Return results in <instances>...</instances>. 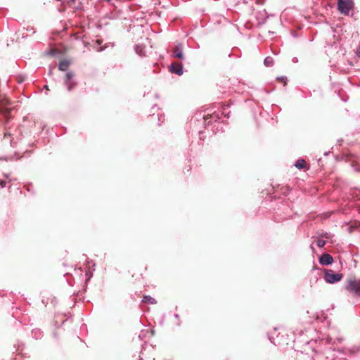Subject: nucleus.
I'll return each mask as SVG.
<instances>
[{"instance_id":"14","label":"nucleus","mask_w":360,"mask_h":360,"mask_svg":"<svg viewBox=\"0 0 360 360\" xmlns=\"http://www.w3.org/2000/svg\"><path fill=\"white\" fill-rule=\"evenodd\" d=\"M73 77V74L72 72H68L65 75V82L70 81Z\"/></svg>"},{"instance_id":"9","label":"nucleus","mask_w":360,"mask_h":360,"mask_svg":"<svg viewBox=\"0 0 360 360\" xmlns=\"http://www.w3.org/2000/svg\"><path fill=\"white\" fill-rule=\"evenodd\" d=\"M295 167L299 169H304L307 167V162L304 159H300L296 162Z\"/></svg>"},{"instance_id":"2","label":"nucleus","mask_w":360,"mask_h":360,"mask_svg":"<svg viewBox=\"0 0 360 360\" xmlns=\"http://www.w3.org/2000/svg\"><path fill=\"white\" fill-rule=\"evenodd\" d=\"M345 288L349 292L360 295V281L354 278H349L346 281Z\"/></svg>"},{"instance_id":"5","label":"nucleus","mask_w":360,"mask_h":360,"mask_svg":"<svg viewBox=\"0 0 360 360\" xmlns=\"http://www.w3.org/2000/svg\"><path fill=\"white\" fill-rule=\"evenodd\" d=\"M172 51H173V56L174 58L181 59V60L184 58V53H183V48H182L181 44H178L177 45H176L173 48Z\"/></svg>"},{"instance_id":"6","label":"nucleus","mask_w":360,"mask_h":360,"mask_svg":"<svg viewBox=\"0 0 360 360\" xmlns=\"http://www.w3.org/2000/svg\"><path fill=\"white\" fill-rule=\"evenodd\" d=\"M319 262L323 265H328L332 264L333 262V258L330 255L325 253L321 256Z\"/></svg>"},{"instance_id":"12","label":"nucleus","mask_w":360,"mask_h":360,"mask_svg":"<svg viewBox=\"0 0 360 360\" xmlns=\"http://www.w3.org/2000/svg\"><path fill=\"white\" fill-rule=\"evenodd\" d=\"M264 65L266 67H271L273 65V59L271 57H267L264 60Z\"/></svg>"},{"instance_id":"16","label":"nucleus","mask_w":360,"mask_h":360,"mask_svg":"<svg viewBox=\"0 0 360 360\" xmlns=\"http://www.w3.org/2000/svg\"><path fill=\"white\" fill-rule=\"evenodd\" d=\"M6 186V181L4 180L0 179V186L1 188H4Z\"/></svg>"},{"instance_id":"7","label":"nucleus","mask_w":360,"mask_h":360,"mask_svg":"<svg viewBox=\"0 0 360 360\" xmlns=\"http://www.w3.org/2000/svg\"><path fill=\"white\" fill-rule=\"evenodd\" d=\"M171 71L173 73L181 75L183 74V66L181 63H173L171 65Z\"/></svg>"},{"instance_id":"18","label":"nucleus","mask_w":360,"mask_h":360,"mask_svg":"<svg viewBox=\"0 0 360 360\" xmlns=\"http://www.w3.org/2000/svg\"><path fill=\"white\" fill-rule=\"evenodd\" d=\"M356 54L360 56V46L358 47L357 50H356Z\"/></svg>"},{"instance_id":"1","label":"nucleus","mask_w":360,"mask_h":360,"mask_svg":"<svg viewBox=\"0 0 360 360\" xmlns=\"http://www.w3.org/2000/svg\"><path fill=\"white\" fill-rule=\"evenodd\" d=\"M353 6L352 0H338V9L342 14L347 15Z\"/></svg>"},{"instance_id":"10","label":"nucleus","mask_w":360,"mask_h":360,"mask_svg":"<svg viewBox=\"0 0 360 360\" xmlns=\"http://www.w3.org/2000/svg\"><path fill=\"white\" fill-rule=\"evenodd\" d=\"M142 302L150 304H156V300L153 297L148 295L143 296Z\"/></svg>"},{"instance_id":"4","label":"nucleus","mask_w":360,"mask_h":360,"mask_svg":"<svg viewBox=\"0 0 360 360\" xmlns=\"http://www.w3.org/2000/svg\"><path fill=\"white\" fill-rule=\"evenodd\" d=\"M9 105L10 101L5 96L0 95V113L3 114L6 119H8L11 110L8 108Z\"/></svg>"},{"instance_id":"3","label":"nucleus","mask_w":360,"mask_h":360,"mask_svg":"<svg viewBox=\"0 0 360 360\" xmlns=\"http://www.w3.org/2000/svg\"><path fill=\"white\" fill-rule=\"evenodd\" d=\"M342 277V274L335 273L333 270H325L324 278L328 283H334L340 281Z\"/></svg>"},{"instance_id":"8","label":"nucleus","mask_w":360,"mask_h":360,"mask_svg":"<svg viewBox=\"0 0 360 360\" xmlns=\"http://www.w3.org/2000/svg\"><path fill=\"white\" fill-rule=\"evenodd\" d=\"M70 65V63L67 60L60 61L58 68L61 71H65Z\"/></svg>"},{"instance_id":"11","label":"nucleus","mask_w":360,"mask_h":360,"mask_svg":"<svg viewBox=\"0 0 360 360\" xmlns=\"http://www.w3.org/2000/svg\"><path fill=\"white\" fill-rule=\"evenodd\" d=\"M66 85L68 86V90L69 91H71L77 85V84L72 81L65 82Z\"/></svg>"},{"instance_id":"13","label":"nucleus","mask_w":360,"mask_h":360,"mask_svg":"<svg viewBox=\"0 0 360 360\" xmlns=\"http://www.w3.org/2000/svg\"><path fill=\"white\" fill-rule=\"evenodd\" d=\"M316 245L319 247V248H323L325 245H326V241L321 238H319L317 240H316Z\"/></svg>"},{"instance_id":"15","label":"nucleus","mask_w":360,"mask_h":360,"mask_svg":"<svg viewBox=\"0 0 360 360\" xmlns=\"http://www.w3.org/2000/svg\"><path fill=\"white\" fill-rule=\"evenodd\" d=\"M277 79L279 82H283L284 84V85H286L287 78L285 77H278Z\"/></svg>"},{"instance_id":"19","label":"nucleus","mask_w":360,"mask_h":360,"mask_svg":"<svg viewBox=\"0 0 360 360\" xmlns=\"http://www.w3.org/2000/svg\"><path fill=\"white\" fill-rule=\"evenodd\" d=\"M75 1V0H70V1H68V4H70V2L74 3Z\"/></svg>"},{"instance_id":"17","label":"nucleus","mask_w":360,"mask_h":360,"mask_svg":"<svg viewBox=\"0 0 360 360\" xmlns=\"http://www.w3.org/2000/svg\"><path fill=\"white\" fill-rule=\"evenodd\" d=\"M11 134L10 133H8V132H5L4 134V139L7 138V137H11Z\"/></svg>"}]
</instances>
